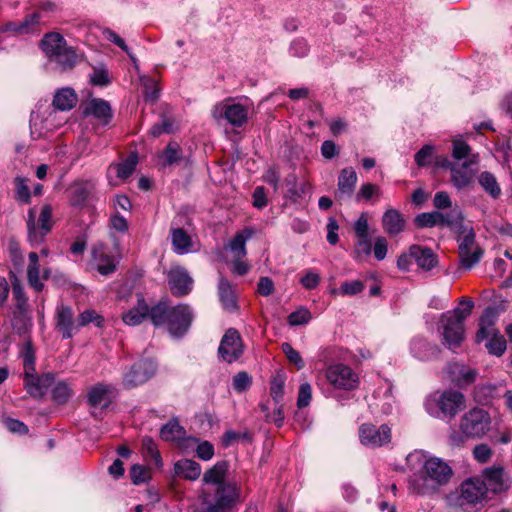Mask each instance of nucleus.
Here are the masks:
<instances>
[{
  "instance_id": "nucleus-57",
  "label": "nucleus",
  "mask_w": 512,
  "mask_h": 512,
  "mask_svg": "<svg viewBox=\"0 0 512 512\" xmlns=\"http://www.w3.org/2000/svg\"><path fill=\"white\" fill-rule=\"evenodd\" d=\"M12 292L16 301L17 309L20 312L25 311L27 307V298L25 297L23 288L17 279L12 284Z\"/></svg>"
},
{
  "instance_id": "nucleus-52",
  "label": "nucleus",
  "mask_w": 512,
  "mask_h": 512,
  "mask_svg": "<svg viewBox=\"0 0 512 512\" xmlns=\"http://www.w3.org/2000/svg\"><path fill=\"white\" fill-rule=\"evenodd\" d=\"M281 349L283 353L286 355L287 359L290 363L294 364L298 370L304 368L305 363L300 355V353L295 350L291 344L285 342L281 345Z\"/></svg>"
},
{
  "instance_id": "nucleus-30",
  "label": "nucleus",
  "mask_w": 512,
  "mask_h": 512,
  "mask_svg": "<svg viewBox=\"0 0 512 512\" xmlns=\"http://www.w3.org/2000/svg\"><path fill=\"white\" fill-rule=\"evenodd\" d=\"M173 251L179 255L187 254L193 249L191 236L183 228L171 229Z\"/></svg>"
},
{
  "instance_id": "nucleus-18",
  "label": "nucleus",
  "mask_w": 512,
  "mask_h": 512,
  "mask_svg": "<svg viewBox=\"0 0 512 512\" xmlns=\"http://www.w3.org/2000/svg\"><path fill=\"white\" fill-rule=\"evenodd\" d=\"M478 162V155L473 154L468 161L464 162L462 165L448 163L451 171V181L458 190L464 189L472 183L474 171L469 169V166L478 164Z\"/></svg>"
},
{
  "instance_id": "nucleus-17",
  "label": "nucleus",
  "mask_w": 512,
  "mask_h": 512,
  "mask_svg": "<svg viewBox=\"0 0 512 512\" xmlns=\"http://www.w3.org/2000/svg\"><path fill=\"white\" fill-rule=\"evenodd\" d=\"M488 493L501 494L506 492L511 486V480L503 467L492 466L485 468L482 473Z\"/></svg>"
},
{
  "instance_id": "nucleus-15",
  "label": "nucleus",
  "mask_w": 512,
  "mask_h": 512,
  "mask_svg": "<svg viewBox=\"0 0 512 512\" xmlns=\"http://www.w3.org/2000/svg\"><path fill=\"white\" fill-rule=\"evenodd\" d=\"M192 318V311L188 305L172 307L166 324L169 333L174 337L183 336L188 331Z\"/></svg>"
},
{
  "instance_id": "nucleus-50",
  "label": "nucleus",
  "mask_w": 512,
  "mask_h": 512,
  "mask_svg": "<svg viewBox=\"0 0 512 512\" xmlns=\"http://www.w3.org/2000/svg\"><path fill=\"white\" fill-rule=\"evenodd\" d=\"M14 182L16 188V199L24 204L29 203L31 194L30 189L27 185V179L23 177H16Z\"/></svg>"
},
{
  "instance_id": "nucleus-56",
  "label": "nucleus",
  "mask_w": 512,
  "mask_h": 512,
  "mask_svg": "<svg viewBox=\"0 0 512 512\" xmlns=\"http://www.w3.org/2000/svg\"><path fill=\"white\" fill-rule=\"evenodd\" d=\"M471 148L470 146L462 141V140H454L453 141V149H452V156L456 160H462L465 158H470L472 155H470Z\"/></svg>"
},
{
  "instance_id": "nucleus-31",
  "label": "nucleus",
  "mask_w": 512,
  "mask_h": 512,
  "mask_svg": "<svg viewBox=\"0 0 512 512\" xmlns=\"http://www.w3.org/2000/svg\"><path fill=\"white\" fill-rule=\"evenodd\" d=\"M219 299L223 308L228 312H235L238 309L237 299L232 285L224 278L218 284Z\"/></svg>"
},
{
  "instance_id": "nucleus-1",
  "label": "nucleus",
  "mask_w": 512,
  "mask_h": 512,
  "mask_svg": "<svg viewBox=\"0 0 512 512\" xmlns=\"http://www.w3.org/2000/svg\"><path fill=\"white\" fill-rule=\"evenodd\" d=\"M409 458L417 459L422 463L419 473L413 475L409 480V489L415 494H438L450 482L453 476L451 466L441 458H426L420 452L410 454Z\"/></svg>"
},
{
  "instance_id": "nucleus-51",
  "label": "nucleus",
  "mask_w": 512,
  "mask_h": 512,
  "mask_svg": "<svg viewBox=\"0 0 512 512\" xmlns=\"http://www.w3.org/2000/svg\"><path fill=\"white\" fill-rule=\"evenodd\" d=\"M312 318L310 311L307 308L301 307L292 312L288 316V323L291 326H299L307 324Z\"/></svg>"
},
{
  "instance_id": "nucleus-29",
  "label": "nucleus",
  "mask_w": 512,
  "mask_h": 512,
  "mask_svg": "<svg viewBox=\"0 0 512 512\" xmlns=\"http://www.w3.org/2000/svg\"><path fill=\"white\" fill-rule=\"evenodd\" d=\"M357 183V174L352 168H344L341 170L338 177V190L336 197L341 199L350 197L355 189Z\"/></svg>"
},
{
  "instance_id": "nucleus-36",
  "label": "nucleus",
  "mask_w": 512,
  "mask_h": 512,
  "mask_svg": "<svg viewBox=\"0 0 512 512\" xmlns=\"http://www.w3.org/2000/svg\"><path fill=\"white\" fill-rule=\"evenodd\" d=\"M253 231L249 228L238 232L234 238L229 242L228 248L232 253L233 258H244L247 254L246 242L252 237Z\"/></svg>"
},
{
  "instance_id": "nucleus-33",
  "label": "nucleus",
  "mask_w": 512,
  "mask_h": 512,
  "mask_svg": "<svg viewBox=\"0 0 512 512\" xmlns=\"http://www.w3.org/2000/svg\"><path fill=\"white\" fill-rule=\"evenodd\" d=\"M175 473L190 481H195L201 475V466L194 460L181 459L174 464Z\"/></svg>"
},
{
  "instance_id": "nucleus-35",
  "label": "nucleus",
  "mask_w": 512,
  "mask_h": 512,
  "mask_svg": "<svg viewBox=\"0 0 512 512\" xmlns=\"http://www.w3.org/2000/svg\"><path fill=\"white\" fill-rule=\"evenodd\" d=\"M442 227H449L457 234L470 226L464 223V216L459 207L452 208L449 212H442Z\"/></svg>"
},
{
  "instance_id": "nucleus-43",
  "label": "nucleus",
  "mask_w": 512,
  "mask_h": 512,
  "mask_svg": "<svg viewBox=\"0 0 512 512\" xmlns=\"http://www.w3.org/2000/svg\"><path fill=\"white\" fill-rule=\"evenodd\" d=\"M42 15L39 11L33 12L24 17L21 23L20 35L36 34L40 32Z\"/></svg>"
},
{
  "instance_id": "nucleus-24",
  "label": "nucleus",
  "mask_w": 512,
  "mask_h": 512,
  "mask_svg": "<svg viewBox=\"0 0 512 512\" xmlns=\"http://www.w3.org/2000/svg\"><path fill=\"white\" fill-rule=\"evenodd\" d=\"M382 226L387 234L396 236L404 231L406 220L397 209L389 208L382 216Z\"/></svg>"
},
{
  "instance_id": "nucleus-61",
  "label": "nucleus",
  "mask_w": 512,
  "mask_h": 512,
  "mask_svg": "<svg viewBox=\"0 0 512 512\" xmlns=\"http://www.w3.org/2000/svg\"><path fill=\"white\" fill-rule=\"evenodd\" d=\"M434 147L432 145H424L416 154L415 162L419 167H425L431 162Z\"/></svg>"
},
{
  "instance_id": "nucleus-8",
  "label": "nucleus",
  "mask_w": 512,
  "mask_h": 512,
  "mask_svg": "<svg viewBox=\"0 0 512 512\" xmlns=\"http://www.w3.org/2000/svg\"><path fill=\"white\" fill-rule=\"evenodd\" d=\"M487 499L488 488L482 479L471 477L461 483L457 503L463 510L467 512L477 510L478 506H483Z\"/></svg>"
},
{
  "instance_id": "nucleus-34",
  "label": "nucleus",
  "mask_w": 512,
  "mask_h": 512,
  "mask_svg": "<svg viewBox=\"0 0 512 512\" xmlns=\"http://www.w3.org/2000/svg\"><path fill=\"white\" fill-rule=\"evenodd\" d=\"M137 163L138 156L136 153H132L125 161L117 164H111L108 168V173H114L117 176V178L121 180H126L135 171Z\"/></svg>"
},
{
  "instance_id": "nucleus-54",
  "label": "nucleus",
  "mask_w": 512,
  "mask_h": 512,
  "mask_svg": "<svg viewBox=\"0 0 512 512\" xmlns=\"http://www.w3.org/2000/svg\"><path fill=\"white\" fill-rule=\"evenodd\" d=\"M380 195H381V190L377 185L372 184V183H365L360 187L359 191L357 192L356 200L357 201H362V200L368 201L373 196L378 197Z\"/></svg>"
},
{
  "instance_id": "nucleus-14",
  "label": "nucleus",
  "mask_w": 512,
  "mask_h": 512,
  "mask_svg": "<svg viewBox=\"0 0 512 512\" xmlns=\"http://www.w3.org/2000/svg\"><path fill=\"white\" fill-rule=\"evenodd\" d=\"M244 346L239 332L234 329H228L223 335L218 347L219 358L226 363L237 361L243 354Z\"/></svg>"
},
{
  "instance_id": "nucleus-28",
  "label": "nucleus",
  "mask_w": 512,
  "mask_h": 512,
  "mask_svg": "<svg viewBox=\"0 0 512 512\" xmlns=\"http://www.w3.org/2000/svg\"><path fill=\"white\" fill-rule=\"evenodd\" d=\"M498 317V313L495 308H487L485 309L481 319H480V328L476 334V341L482 342L490 335H495V332H499L495 328V323Z\"/></svg>"
},
{
  "instance_id": "nucleus-41",
  "label": "nucleus",
  "mask_w": 512,
  "mask_h": 512,
  "mask_svg": "<svg viewBox=\"0 0 512 512\" xmlns=\"http://www.w3.org/2000/svg\"><path fill=\"white\" fill-rule=\"evenodd\" d=\"M185 434V429L178 423L177 420L169 421L167 424L162 426L160 431L161 438L169 442L183 440L185 438Z\"/></svg>"
},
{
  "instance_id": "nucleus-25",
  "label": "nucleus",
  "mask_w": 512,
  "mask_h": 512,
  "mask_svg": "<svg viewBox=\"0 0 512 512\" xmlns=\"http://www.w3.org/2000/svg\"><path fill=\"white\" fill-rule=\"evenodd\" d=\"M92 257L96 269L100 274L107 276L116 270V264L113 256L105 251L102 244L93 247Z\"/></svg>"
},
{
  "instance_id": "nucleus-55",
  "label": "nucleus",
  "mask_w": 512,
  "mask_h": 512,
  "mask_svg": "<svg viewBox=\"0 0 512 512\" xmlns=\"http://www.w3.org/2000/svg\"><path fill=\"white\" fill-rule=\"evenodd\" d=\"M174 121L171 118L163 117L160 123H155L149 133L153 137H159L164 133H172L173 132Z\"/></svg>"
},
{
  "instance_id": "nucleus-38",
  "label": "nucleus",
  "mask_w": 512,
  "mask_h": 512,
  "mask_svg": "<svg viewBox=\"0 0 512 512\" xmlns=\"http://www.w3.org/2000/svg\"><path fill=\"white\" fill-rule=\"evenodd\" d=\"M77 104V95L70 88H62L54 96L53 106L60 111L70 110Z\"/></svg>"
},
{
  "instance_id": "nucleus-7",
  "label": "nucleus",
  "mask_w": 512,
  "mask_h": 512,
  "mask_svg": "<svg viewBox=\"0 0 512 512\" xmlns=\"http://www.w3.org/2000/svg\"><path fill=\"white\" fill-rule=\"evenodd\" d=\"M40 46L46 56L59 65L62 71L72 69L78 61L74 48L68 46L58 32L46 33L40 41Z\"/></svg>"
},
{
  "instance_id": "nucleus-16",
  "label": "nucleus",
  "mask_w": 512,
  "mask_h": 512,
  "mask_svg": "<svg viewBox=\"0 0 512 512\" xmlns=\"http://www.w3.org/2000/svg\"><path fill=\"white\" fill-rule=\"evenodd\" d=\"M360 442L367 447L377 448L391 441V429L387 425L376 427L370 423H364L359 428Z\"/></svg>"
},
{
  "instance_id": "nucleus-10",
  "label": "nucleus",
  "mask_w": 512,
  "mask_h": 512,
  "mask_svg": "<svg viewBox=\"0 0 512 512\" xmlns=\"http://www.w3.org/2000/svg\"><path fill=\"white\" fill-rule=\"evenodd\" d=\"M35 209L28 211L27 230L28 240L32 246L40 245L53 226L52 207L46 204L42 207L38 221H35Z\"/></svg>"
},
{
  "instance_id": "nucleus-44",
  "label": "nucleus",
  "mask_w": 512,
  "mask_h": 512,
  "mask_svg": "<svg viewBox=\"0 0 512 512\" xmlns=\"http://www.w3.org/2000/svg\"><path fill=\"white\" fill-rule=\"evenodd\" d=\"M415 224L420 227H442V212L432 211L418 214L415 218Z\"/></svg>"
},
{
  "instance_id": "nucleus-62",
  "label": "nucleus",
  "mask_w": 512,
  "mask_h": 512,
  "mask_svg": "<svg viewBox=\"0 0 512 512\" xmlns=\"http://www.w3.org/2000/svg\"><path fill=\"white\" fill-rule=\"evenodd\" d=\"M90 82L96 86H106L110 83L108 72L104 67H94Z\"/></svg>"
},
{
  "instance_id": "nucleus-45",
  "label": "nucleus",
  "mask_w": 512,
  "mask_h": 512,
  "mask_svg": "<svg viewBox=\"0 0 512 512\" xmlns=\"http://www.w3.org/2000/svg\"><path fill=\"white\" fill-rule=\"evenodd\" d=\"M142 453H143L144 457H146V458L150 457L151 460H153V462L157 466L162 465L161 456H160V452L157 448V445L154 442V440L149 436H145L142 439Z\"/></svg>"
},
{
  "instance_id": "nucleus-48",
  "label": "nucleus",
  "mask_w": 512,
  "mask_h": 512,
  "mask_svg": "<svg viewBox=\"0 0 512 512\" xmlns=\"http://www.w3.org/2000/svg\"><path fill=\"white\" fill-rule=\"evenodd\" d=\"M285 379L282 375L274 376L270 381V395L275 404L281 403L284 396Z\"/></svg>"
},
{
  "instance_id": "nucleus-60",
  "label": "nucleus",
  "mask_w": 512,
  "mask_h": 512,
  "mask_svg": "<svg viewBox=\"0 0 512 512\" xmlns=\"http://www.w3.org/2000/svg\"><path fill=\"white\" fill-rule=\"evenodd\" d=\"M144 85V96L146 100L151 102H155L159 97V89L157 87V82L151 78L142 79Z\"/></svg>"
},
{
  "instance_id": "nucleus-12",
  "label": "nucleus",
  "mask_w": 512,
  "mask_h": 512,
  "mask_svg": "<svg viewBox=\"0 0 512 512\" xmlns=\"http://www.w3.org/2000/svg\"><path fill=\"white\" fill-rule=\"evenodd\" d=\"M212 113L217 120L225 119L234 127H242L248 120L249 107L227 99L215 105Z\"/></svg>"
},
{
  "instance_id": "nucleus-19",
  "label": "nucleus",
  "mask_w": 512,
  "mask_h": 512,
  "mask_svg": "<svg viewBox=\"0 0 512 512\" xmlns=\"http://www.w3.org/2000/svg\"><path fill=\"white\" fill-rule=\"evenodd\" d=\"M55 328L62 338L69 339L78 329L77 320L74 321V312L71 307L58 305L55 312Z\"/></svg>"
},
{
  "instance_id": "nucleus-13",
  "label": "nucleus",
  "mask_w": 512,
  "mask_h": 512,
  "mask_svg": "<svg viewBox=\"0 0 512 512\" xmlns=\"http://www.w3.org/2000/svg\"><path fill=\"white\" fill-rule=\"evenodd\" d=\"M157 365L152 359H141L133 364L124 376L122 383L125 388L131 389L146 383L156 373Z\"/></svg>"
},
{
  "instance_id": "nucleus-9",
  "label": "nucleus",
  "mask_w": 512,
  "mask_h": 512,
  "mask_svg": "<svg viewBox=\"0 0 512 512\" xmlns=\"http://www.w3.org/2000/svg\"><path fill=\"white\" fill-rule=\"evenodd\" d=\"M457 241L459 265L464 270H470L480 262L484 254L483 249L476 242V233L473 227L461 230Z\"/></svg>"
},
{
  "instance_id": "nucleus-6",
  "label": "nucleus",
  "mask_w": 512,
  "mask_h": 512,
  "mask_svg": "<svg viewBox=\"0 0 512 512\" xmlns=\"http://www.w3.org/2000/svg\"><path fill=\"white\" fill-rule=\"evenodd\" d=\"M425 408L434 417L453 419L466 408V398L463 393L453 389L436 391L427 398Z\"/></svg>"
},
{
  "instance_id": "nucleus-39",
  "label": "nucleus",
  "mask_w": 512,
  "mask_h": 512,
  "mask_svg": "<svg viewBox=\"0 0 512 512\" xmlns=\"http://www.w3.org/2000/svg\"><path fill=\"white\" fill-rule=\"evenodd\" d=\"M171 308L166 301H160L156 305L149 307L147 318L150 319L155 327L166 325Z\"/></svg>"
},
{
  "instance_id": "nucleus-53",
  "label": "nucleus",
  "mask_w": 512,
  "mask_h": 512,
  "mask_svg": "<svg viewBox=\"0 0 512 512\" xmlns=\"http://www.w3.org/2000/svg\"><path fill=\"white\" fill-rule=\"evenodd\" d=\"M232 384L237 392L242 393L252 385V377L245 371L238 372L234 375Z\"/></svg>"
},
{
  "instance_id": "nucleus-32",
  "label": "nucleus",
  "mask_w": 512,
  "mask_h": 512,
  "mask_svg": "<svg viewBox=\"0 0 512 512\" xmlns=\"http://www.w3.org/2000/svg\"><path fill=\"white\" fill-rule=\"evenodd\" d=\"M478 184L492 199L497 200L502 195L501 186L496 176L489 171H482L478 177Z\"/></svg>"
},
{
  "instance_id": "nucleus-27",
  "label": "nucleus",
  "mask_w": 512,
  "mask_h": 512,
  "mask_svg": "<svg viewBox=\"0 0 512 512\" xmlns=\"http://www.w3.org/2000/svg\"><path fill=\"white\" fill-rule=\"evenodd\" d=\"M149 305L146 303L142 294H137V304L127 312L123 313L122 320L129 326H136L147 319Z\"/></svg>"
},
{
  "instance_id": "nucleus-5",
  "label": "nucleus",
  "mask_w": 512,
  "mask_h": 512,
  "mask_svg": "<svg viewBox=\"0 0 512 512\" xmlns=\"http://www.w3.org/2000/svg\"><path fill=\"white\" fill-rule=\"evenodd\" d=\"M21 357L23 359L24 388L32 398L40 399L53 384L55 376L50 372L37 374L35 351L30 340L25 341L21 350Z\"/></svg>"
},
{
  "instance_id": "nucleus-46",
  "label": "nucleus",
  "mask_w": 512,
  "mask_h": 512,
  "mask_svg": "<svg viewBox=\"0 0 512 512\" xmlns=\"http://www.w3.org/2000/svg\"><path fill=\"white\" fill-rule=\"evenodd\" d=\"M486 339L488 342L485 346L490 354L501 356L505 352L506 341L499 332H495V335H490Z\"/></svg>"
},
{
  "instance_id": "nucleus-22",
  "label": "nucleus",
  "mask_w": 512,
  "mask_h": 512,
  "mask_svg": "<svg viewBox=\"0 0 512 512\" xmlns=\"http://www.w3.org/2000/svg\"><path fill=\"white\" fill-rule=\"evenodd\" d=\"M114 388L111 385L98 383L92 386L87 393V400L94 408H106L111 403V395Z\"/></svg>"
},
{
  "instance_id": "nucleus-21",
  "label": "nucleus",
  "mask_w": 512,
  "mask_h": 512,
  "mask_svg": "<svg viewBox=\"0 0 512 512\" xmlns=\"http://www.w3.org/2000/svg\"><path fill=\"white\" fill-rule=\"evenodd\" d=\"M447 374L452 383L460 388L472 384L476 380L477 372L463 364L453 362L447 367Z\"/></svg>"
},
{
  "instance_id": "nucleus-26",
  "label": "nucleus",
  "mask_w": 512,
  "mask_h": 512,
  "mask_svg": "<svg viewBox=\"0 0 512 512\" xmlns=\"http://www.w3.org/2000/svg\"><path fill=\"white\" fill-rule=\"evenodd\" d=\"M410 255L416 261L418 267L425 271H430L438 264L436 254L428 247L412 245Z\"/></svg>"
},
{
  "instance_id": "nucleus-63",
  "label": "nucleus",
  "mask_w": 512,
  "mask_h": 512,
  "mask_svg": "<svg viewBox=\"0 0 512 512\" xmlns=\"http://www.w3.org/2000/svg\"><path fill=\"white\" fill-rule=\"evenodd\" d=\"M130 477L134 484L144 483L149 479L148 470L142 465H133L130 470Z\"/></svg>"
},
{
  "instance_id": "nucleus-64",
  "label": "nucleus",
  "mask_w": 512,
  "mask_h": 512,
  "mask_svg": "<svg viewBox=\"0 0 512 512\" xmlns=\"http://www.w3.org/2000/svg\"><path fill=\"white\" fill-rule=\"evenodd\" d=\"M473 456L479 463H487L492 457V450L487 444H478L473 449Z\"/></svg>"
},
{
  "instance_id": "nucleus-3",
  "label": "nucleus",
  "mask_w": 512,
  "mask_h": 512,
  "mask_svg": "<svg viewBox=\"0 0 512 512\" xmlns=\"http://www.w3.org/2000/svg\"><path fill=\"white\" fill-rule=\"evenodd\" d=\"M460 305L464 308L456 307L440 316L438 331L440 333L442 344L450 350L459 347L465 339L464 322L472 313L474 302L470 299L462 298Z\"/></svg>"
},
{
  "instance_id": "nucleus-58",
  "label": "nucleus",
  "mask_w": 512,
  "mask_h": 512,
  "mask_svg": "<svg viewBox=\"0 0 512 512\" xmlns=\"http://www.w3.org/2000/svg\"><path fill=\"white\" fill-rule=\"evenodd\" d=\"M103 36L106 40L113 42L115 45H117L119 48H121L123 51H125L129 57L135 61L134 56L131 54L130 49L126 45L125 41L114 31H112L109 28H106L103 30Z\"/></svg>"
},
{
  "instance_id": "nucleus-47",
  "label": "nucleus",
  "mask_w": 512,
  "mask_h": 512,
  "mask_svg": "<svg viewBox=\"0 0 512 512\" xmlns=\"http://www.w3.org/2000/svg\"><path fill=\"white\" fill-rule=\"evenodd\" d=\"M72 395V389L65 381L56 383L52 390V397L58 404L66 403Z\"/></svg>"
},
{
  "instance_id": "nucleus-49",
  "label": "nucleus",
  "mask_w": 512,
  "mask_h": 512,
  "mask_svg": "<svg viewBox=\"0 0 512 512\" xmlns=\"http://www.w3.org/2000/svg\"><path fill=\"white\" fill-rule=\"evenodd\" d=\"M104 318L94 310H85L77 318V326L84 327L89 323H94L97 327H102Z\"/></svg>"
},
{
  "instance_id": "nucleus-42",
  "label": "nucleus",
  "mask_w": 512,
  "mask_h": 512,
  "mask_svg": "<svg viewBox=\"0 0 512 512\" xmlns=\"http://www.w3.org/2000/svg\"><path fill=\"white\" fill-rule=\"evenodd\" d=\"M92 185L88 182L75 183L70 190V203L80 206L86 202L91 192Z\"/></svg>"
},
{
  "instance_id": "nucleus-11",
  "label": "nucleus",
  "mask_w": 512,
  "mask_h": 512,
  "mask_svg": "<svg viewBox=\"0 0 512 512\" xmlns=\"http://www.w3.org/2000/svg\"><path fill=\"white\" fill-rule=\"evenodd\" d=\"M327 382L336 390L352 391L358 388V374L348 365L338 363L327 367L325 371Z\"/></svg>"
},
{
  "instance_id": "nucleus-37",
  "label": "nucleus",
  "mask_w": 512,
  "mask_h": 512,
  "mask_svg": "<svg viewBox=\"0 0 512 512\" xmlns=\"http://www.w3.org/2000/svg\"><path fill=\"white\" fill-rule=\"evenodd\" d=\"M161 165L171 167L179 165L183 160V151L177 142L171 141L160 155Z\"/></svg>"
},
{
  "instance_id": "nucleus-23",
  "label": "nucleus",
  "mask_w": 512,
  "mask_h": 512,
  "mask_svg": "<svg viewBox=\"0 0 512 512\" xmlns=\"http://www.w3.org/2000/svg\"><path fill=\"white\" fill-rule=\"evenodd\" d=\"M410 351L413 357L421 361L432 360L440 354V348L427 340L416 337L410 343Z\"/></svg>"
},
{
  "instance_id": "nucleus-4",
  "label": "nucleus",
  "mask_w": 512,
  "mask_h": 512,
  "mask_svg": "<svg viewBox=\"0 0 512 512\" xmlns=\"http://www.w3.org/2000/svg\"><path fill=\"white\" fill-rule=\"evenodd\" d=\"M490 425L488 412L473 408L460 418L458 429H453L450 433L449 444L461 446L469 439L482 438L490 430Z\"/></svg>"
},
{
  "instance_id": "nucleus-2",
  "label": "nucleus",
  "mask_w": 512,
  "mask_h": 512,
  "mask_svg": "<svg viewBox=\"0 0 512 512\" xmlns=\"http://www.w3.org/2000/svg\"><path fill=\"white\" fill-rule=\"evenodd\" d=\"M228 462L218 461L203 475L205 484L217 485L214 493V502L206 503V506L198 512H231L239 501L240 491L238 486L232 482H225L228 472Z\"/></svg>"
},
{
  "instance_id": "nucleus-59",
  "label": "nucleus",
  "mask_w": 512,
  "mask_h": 512,
  "mask_svg": "<svg viewBox=\"0 0 512 512\" xmlns=\"http://www.w3.org/2000/svg\"><path fill=\"white\" fill-rule=\"evenodd\" d=\"M312 399V387L309 383H303L300 385L298 397H297V407L305 408L310 404Z\"/></svg>"
},
{
  "instance_id": "nucleus-40",
  "label": "nucleus",
  "mask_w": 512,
  "mask_h": 512,
  "mask_svg": "<svg viewBox=\"0 0 512 512\" xmlns=\"http://www.w3.org/2000/svg\"><path fill=\"white\" fill-rule=\"evenodd\" d=\"M85 113L98 119H103L105 122H108L112 116L109 103L102 99H92L88 103Z\"/></svg>"
},
{
  "instance_id": "nucleus-20",
  "label": "nucleus",
  "mask_w": 512,
  "mask_h": 512,
  "mask_svg": "<svg viewBox=\"0 0 512 512\" xmlns=\"http://www.w3.org/2000/svg\"><path fill=\"white\" fill-rule=\"evenodd\" d=\"M168 284L173 295L184 296L192 290L193 280L183 267L175 266L168 272Z\"/></svg>"
}]
</instances>
